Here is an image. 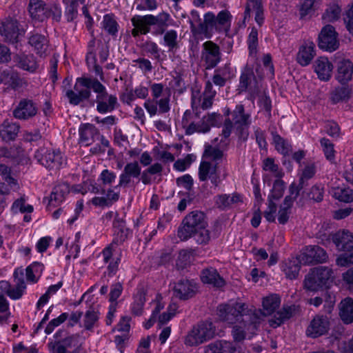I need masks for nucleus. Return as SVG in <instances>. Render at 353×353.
<instances>
[{
	"instance_id": "nucleus-1",
	"label": "nucleus",
	"mask_w": 353,
	"mask_h": 353,
	"mask_svg": "<svg viewBox=\"0 0 353 353\" xmlns=\"http://www.w3.org/2000/svg\"><path fill=\"white\" fill-rule=\"evenodd\" d=\"M169 19L170 15L165 12L159 13L157 16L152 14L134 15L131 19V23L134 27L131 34L133 37L136 38L141 34H147L151 31L156 36L165 33L163 45L168 48L169 52H174L179 48L178 34L174 30L165 32L168 26Z\"/></svg>"
},
{
	"instance_id": "nucleus-2",
	"label": "nucleus",
	"mask_w": 353,
	"mask_h": 353,
	"mask_svg": "<svg viewBox=\"0 0 353 353\" xmlns=\"http://www.w3.org/2000/svg\"><path fill=\"white\" fill-rule=\"evenodd\" d=\"M232 15L227 10L220 11L217 16L212 12H208L203 16V21L196 30L198 34H203L210 39L213 31L228 32L230 30Z\"/></svg>"
},
{
	"instance_id": "nucleus-3",
	"label": "nucleus",
	"mask_w": 353,
	"mask_h": 353,
	"mask_svg": "<svg viewBox=\"0 0 353 353\" xmlns=\"http://www.w3.org/2000/svg\"><path fill=\"white\" fill-rule=\"evenodd\" d=\"M101 85V83L96 78L78 77L73 89L66 90L65 96L71 105H78L81 102L90 99L92 94L91 89L97 93Z\"/></svg>"
},
{
	"instance_id": "nucleus-4",
	"label": "nucleus",
	"mask_w": 353,
	"mask_h": 353,
	"mask_svg": "<svg viewBox=\"0 0 353 353\" xmlns=\"http://www.w3.org/2000/svg\"><path fill=\"white\" fill-rule=\"evenodd\" d=\"M333 279V271L331 268L319 266L312 269L305 276L304 286L307 290L318 291L323 288H329Z\"/></svg>"
},
{
	"instance_id": "nucleus-5",
	"label": "nucleus",
	"mask_w": 353,
	"mask_h": 353,
	"mask_svg": "<svg viewBox=\"0 0 353 353\" xmlns=\"http://www.w3.org/2000/svg\"><path fill=\"white\" fill-rule=\"evenodd\" d=\"M203 225H208L205 214L201 211H192L183 219L178 228L177 236L181 241H187L192 237L193 232Z\"/></svg>"
},
{
	"instance_id": "nucleus-6",
	"label": "nucleus",
	"mask_w": 353,
	"mask_h": 353,
	"mask_svg": "<svg viewBox=\"0 0 353 353\" xmlns=\"http://www.w3.org/2000/svg\"><path fill=\"white\" fill-rule=\"evenodd\" d=\"M34 158L41 165L50 170L59 169L65 164L63 154L59 149L41 147L36 150Z\"/></svg>"
},
{
	"instance_id": "nucleus-7",
	"label": "nucleus",
	"mask_w": 353,
	"mask_h": 353,
	"mask_svg": "<svg viewBox=\"0 0 353 353\" xmlns=\"http://www.w3.org/2000/svg\"><path fill=\"white\" fill-rule=\"evenodd\" d=\"M215 334V327L210 321H202L193 327L191 332L186 336V345L193 346L203 343L211 339Z\"/></svg>"
},
{
	"instance_id": "nucleus-8",
	"label": "nucleus",
	"mask_w": 353,
	"mask_h": 353,
	"mask_svg": "<svg viewBox=\"0 0 353 353\" xmlns=\"http://www.w3.org/2000/svg\"><path fill=\"white\" fill-rule=\"evenodd\" d=\"M246 310L247 306L243 303L220 305L218 307V315L221 321L233 324L248 315Z\"/></svg>"
},
{
	"instance_id": "nucleus-9",
	"label": "nucleus",
	"mask_w": 353,
	"mask_h": 353,
	"mask_svg": "<svg viewBox=\"0 0 353 353\" xmlns=\"http://www.w3.org/2000/svg\"><path fill=\"white\" fill-rule=\"evenodd\" d=\"M259 82L256 79L252 68L245 67L242 71L239 85V93L247 92L249 94V99L254 100L260 92Z\"/></svg>"
},
{
	"instance_id": "nucleus-10",
	"label": "nucleus",
	"mask_w": 353,
	"mask_h": 353,
	"mask_svg": "<svg viewBox=\"0 0 353 353\" xmlns=\"http://www.w3.org/2000/svg\"><path fill=\"white\" fill-rule=\"evenodd\" d=\"M97 111L100 114H107L113 112L119 105L117 97L108 94L105 85L101 83L97 92Z\"/></svg>"
},
{
	"instance_id": "nucleus-11",
	"label": "nucleus",
	"mask_w": 353,
	"mask_h": 353,
	"mask_svg": "<svg viewBox=\"0 0 353 353\" xmlns=\"http://www.w3.org/2000/svg\"><path fill=\"white\" fill-rule=\"evenodd\" d=\"M201 60L206 70L214 68L221 61L220 47L212 41H207L202 45Z\"/></svg>"
},
{
	"instance_id": "nucleus-12",
	"label": "nucleus",
	"mask_w": 353,
	"mask_h": 353,
	"mask_svg": "<svg viewBox=\"0 0 353 353\" xmlns=\"http://www.w3.org/2000/svg\"><path fill=\"white\" fill-rule=\"evenodd\" d=\"M232 119L239 137L246 140L249 135L248 128L252 121L250 114L245 113L244 106L242 104L236 105L232 112Z\"/></svg>"
},
{
	"instance_id": "nucleus-13",
	"label": "nucleus",
	"mask_w": 353,
	"mask_h": 353,
	"mask_svg": "<svg viewBox=\"0 0 353 353\" xmlns=\"http://www.w3.org/2000/svg\"><path fill=\"white\" fill-rule=\"evenodd\" d=\"M338 34L331 25L325 26L319 34V47L324 50L332 52L339 46Z\"/></svg>"
},
{
	"instance_id": "nucleus-14",
	"label": "nucleus",
	"mask_w": 353,
	"mask_h": 353,
	"mask_svg": "<svg viewBox=\"0 0 353 353\" xmlns=\"http://www.w3.org/2000/svg\"><path fill=\"white\" fill-rule=\"evenodd\" d=\"M38 112L37 103L30 99H22L12 110V116L19 120L26 121L34 117Z\"/></svg>"
},
{
	"instance_id": "nucleus-15",
	"label": "nucleus",
	"mask_w": 353,
	"mask_h": 353,
	"mask_svg": "<svg viewBox=\"0 0 353 353\" xmlns=\"http://www.w3.org/2000/svg\"><path fill=\"white\" fill-rule=\"evenodd\" d=\"M199 179L201 181L210 179L212 184L217 187L221 183L218 163L201 161L199 168Z\"/></svg>"
},
{
	"instance_id": "nucleus-16",
	"label": "nucleus",
	"mask_w": 353,
	"mask_h": 353,
	"mask_svg": "<svg viewBox=\"0 0 353 353\" xmlns=\"http://www.w3.org/2000/svg\"><path fill=\"white\" fill-rule=\"evenodd\" d=\"M0 34L6 42L17 44L19 36L17 20L10 17L6 19L0 26Z\"/></svg>"
},
{
	"instance_id": "nucleus-17",
	"label": "nucleus",
	"mask_w": 353,
	"mask_h": 353,
	"mask_svg": "<svg viewBox=\"0 0 353 353\" xmlns=\"http://www.w3.org/2000/svg\"><path fill=\"white\" fill-rule=\"evenodd\" d=\"M330 321L326 316H316L306 330V334L312 338H317L325 334L330 330Z\"/></svg>"
},
{
	"instance_id": "nucleus-18",
	"label": "nucleus",
	"mask_w": 353,
	"mask_h": 353,
	"mask_svg": "<svg viewBox=\"0 0 353 353\" xmlns=\"http://www.w3.org/2000/svg\"><path fill=\"white\" fill-rule=\"evenodd\" d=\"M332 241L339 251L350 252L353 250V233L347 230H340L333 234Z\"/></svg>"
},
{
	"instance_id": "nucleus-19",
	"label": "nucleus",
	"mask_w": 353,
	"mask_h": 353,
	"mask_svg": "<svg viewBox=\"0 0 353 353\" xmlns=\"http://www.w3.org/2000/svg\"><path fill=\"white\" fill-rule=\"evenodd\" d=\"M326 252L319 245H309L301 255V261L305 264L323 263L326 261Z\"/></svg>"
},
{
	"instance_id": "nucleus-20",
	"label": "nucleus",
	"mask_w": 353,
	"mask_h": 353,
	"mask_svg": "<svg viewBox=\"0 0 353 353\" xmlns=\"http://www.w3.org/2000/svg\"><path fill=\"white\" fill-rule=\"evenodd\" d=\"M196 283L188 279H181L174 287V293L176 297L181 300H187L192 298L196 292Z\"/></svg>"
},
{
	"instance_id": "nucleus-21",
	"label": "nucleus",
	"mask_w": 353,
	"mask_h": 353,
	"mask_svg": "<svg viewBox=\"0 0 353 353\" xmlns=\"http://www.w3.org/2000/svg\"><path fill=\"white\" fill-rule=\"evenodd\" d=\"M112 225L114 236L112 243L121 244L128 238L130 230L126 228L125 221L117 212L115 213Z\"/></svg>"
},
{
	"instance_id": "nucleus-22",
	"label": "nucleus",
	"mask_w": 353,
	"mask_h": 353,
	"mask_svg": "<svg viewBox=\"0 0 353 353\" xmlns=\"http://www.w3.org/2000/svg\"><path fill=\"white\" fill-rule=\"evenodd\" d=\"M13 61L18 68L30 72H35L39 67L36 58L32 54H16L13 57Z\"/></svg>"
},
{
	"instance_id": "nucleus-23",
	"label": "nucleus",
	"mask_w": 353,
	"mask_h": 353,
	"mask_svg": "<svg viewBox=\"0 0 353 353\" xmlns=\"http://www.w3.org/2000/svg\"><path fill=\"white\" fill-rule=\"evenodd\" d=\"M28 11L32 19L43 21L48 17V7L41 0H30Z\"/></svg>"
},
{
	"instance_id": "nucleus-24",
	"label": "nucleus",
	"mask_w": 353,
	"mask_h": 353,
	"mask_svg": "<svg viewBox=\"0 0 353 353\" xmlns=\"http://www.w3.org/2000/svg\"><path fill=\"white\" fill-rule=\"evenodd\" d=\"M0 157H4L9 159L11 162L16 164L27 163L28 158L24 154V151L21 148L0 147Z\"/></svg>"
},
{
	"instance_id": "nucleus-25",
	"label": "nucleus",
	"mask_w": 353,
	"mask_h": 353,
	"mask_svg": "<svg viewBox=\"0 0 353 353\" xmlns=\"http://www.w3.org/2000/svg\"><path fill=\"white\" fill-rule=\"evenodd\" d=\"M80 141L85 145H91L99 137V130L91 123H83L79 126Z\"/></svg>"
},
{
	"instance_id": "nucleus-26",
	"label": "nucleus",
	"mask_w": 353,
	"mask_h": 353,
	"mask_svg": "<svg viewBox=\"0 0 353 353\" xmlns=\"http://www.w3.org/2000/svg\"><path fill=\"white\" fill-rule=\"evenodd\" d=\"M314 72L321 81H329L332 76V64L326 57H320L316 59L314 65Z\"/></svg>"
},
{
	"instance_id": "nucleus-27",
	"label": "nucleus",
	"mask_w": 353,
	"mask_h": 353,
	"mask_svg": "<svg viewBox=\"0 0 353 353\" xmlns=\"http://www.w3.org/2000/svg\"><path fill=\"white\" fill-rule=\"evenodd\" d=\"M237 347L232 342L218 340L205 347V353H236Z\"/></svg>"
},
{
	"instance_id": "nucleus-28",
	"label": "nucleus",
	"mask_w": 353,
	"mask_h": 353,
	"mask_svg": "<svg viewBox=\"0 0 353 353\" xmlns=\"http://www.w3.org/2000/svg\"><path fill=\"white\" fill-rule=\"evenodd\" d=\"M1 83L13 90L22 88L25 83L24 80L19 76V73L11 68L3 70L1 72Z\"/></svg>"
},
{
	"instance_id": "nucleus-29",
	"label": "nucleus",
	"mask_w": 353,
	"mask_h": 353,
	"mask_svg": "<svg viewBox=\"0 0 353 353\" xmlns=\"http://www.w3.org/2000/svg\"><path fill=\"white\" fill-rule=\"evenodd\" d=\"M19 130L20 125L18 123L6 119L1 125L0 137L6 142L14 141Z\"/></svg>"
},
{
	"instance_id": "nucleus-30",
	"label": "nucleus",
	"mask_w": 353,
	"mask_h": 353,
	"mask_svg": "<svg viewBox=\"0 0 353 353\" xmlns=\"http://www.w3.org/2000/svg\"><path fill=\"white\" fill-rule=\"evenodd\" d=\"M201 279L203 283L212 285L216 288H221L225 285L223 279L212 267L207 268L201 271Z\"/></svg>"
},
{
	"instance_id": "nucleus-31",
	"label": "nucleus",
	"mask_w": 353,
	"mask_h": 353,
	"mask_svg": "<svg viewBox=\"0 0 353 353\" xmlns=\"http://www.w3.org/2000/svg\"><path fill=\"white\" fill-rule=\"evenodd\" d=\"M353 74V63L348 59L338 62L336 79L342 84L351 80Z\"/></svg>"
},
{
	"instance_id": "nucleus-32",
	"label": "nucleus",
	"mask_w": 353,
	"mask_h": 353,
	"mask_svg": "<svg viewBox=\"0 0 353 353\" xmlns=\"http://www.w3.org/2000/svg\"><path fill=\"white\" fill-rule=\"evenodd\" d=\"M315 45L312 42L302 45L296 56L297 62L302 66L309 65L315 56Z\"/></svg>"
},
{
	"instance_id": "nucleus-33",
	"label": "nucleus",
	"mask_w": 353,
	"mask_h": 353,
	"mask_svg": "<svg viewBox=\"0 0 353 353\" xmlns=\"http://www.w3.org/2000/svg\"><path fill=\"white\" fill-rule=\"evenodd\" d=\"M296 309L295 305L283 307L281 310L276 312L269 320V325L276 328L282 325L286 320L290 319Z\"/></svg>"
},
{
	"instance_id": "nucleus-34",
	"label": "nucleus",
	"mask_w": 353,
	"mask_h": 353,
	"mask_svg": "<svg viewBox=\"0 0 353 353\" xmlns=\"http://www.w3.org/2000/svg\"><path fill=\"white\" fill-rule=\"evenodd\" d=\"M29 44L39 56L46 55L48 50V40L45 35L33 34L29 38Z\"/></svg>"
},
{
	"instance_id": "nucleus-35",
	"label": "nucleus",
	"mask_w": 353,
	"mask_h": 353,
	"mask_svg": "<svg viewBox=\"0 0 353 353\" xmlns=\"http://www.w3.org/2000/svg\"><path fill=\"white\" fill-rule=\"evenodd\" d=\"M301 259L293 257L285 260L282 263L281 270L285 273L287 278L294 279L298 276L301 268Z\"/></svg>"
},
{
	"instance_id": "nucleus-36",
	"label": "nucleus",
	"mask_w": 353,
	"mask_h": 353,
	"mask_svg": "<svg viewBox=\"0 0 353 353\" xmlns=\"http://www.w3.org/2000/svg\"><path fill=\"white\" fill-rule=\"evenodd\" d=\"M69 192L70 188L68 183H61L55 185L50 196L49 205L56 206L60 204Z\"/></svg>"
},
{
	"instance_id": "nucleus-37",
	"label": "nucleus",
	"mask_w": 353,
	"mask_h": 353,
	"mask_svg": "<svg viewBox=\"0 0 353 353\" xmlns=\"http://www.w3.org/2000/svg\"><path fill=\"white\" fill-rule=\"evenodd\" d=\"M339 315L342 321L346 323L353 322V299L346 298L341 302Z\"/></svg>"
},
{
	"instance_id": "nucleus-38",
	"label": "nucleus",
	"mask_w": 353,
	"mask_h": 353,
	"mask_svg": "<svg viewBox=\"0 0 353 353\" xmlns=\"http://www.w3.org/2000/svg\"><path fill=\"white\" fill-rule=\"evenodd\" d=\"M292 204L293 199L290 196H286L278 212V221L280 224L284 225L288 221Z\"/></svg>"
},
{
	"instance_id": "nucleus-39",
	"label": "nucleus",
	"mask_w": 353,
	"mask_h": 353,
	"mask_svg": "<svg viewBox=\"0 0 353 353\" xmlns=\"http://www.w3.org/2000/svg\"><path fill=\"white\" fill-rule=\"evenodd\" d=\"M281 299L276 294H272L263 300L264 315H270L279 307Z\"/></svg>"
},
{
	"instance_id": "nucleus-40",
	"label": "nucleus",
	"mask_w": 353,
	"mask_h": 353,
	"mask_svg": "<svg viewBox=\"0 0 353 353\" xmlns=\"http://www.w3.org/2000/svg\"><path fill=\"white\" fill-rule=\"evenodd\" d=\"M350 97V90L346 86H339L330 92V101L333 104L346 101Z\"/></svg>"
},
{
	"instance_id": "nucleus-41",
	"label": "nucleus",
	"mask_w": 353,
	"mask_h": 353,
	"mask_svg": "<svg viewBox=\"0 0 353 353\" xmlns=\"http://www.w3.org/2000/svg\"><path fill=\"white\" fill-rule=\"evenodd\" d=\"M145 302V292L142 290H138L137 294L134 296V301L131 306L132 313L135 316H141L143 313Z\"/></svg>"
},
{
	"instance_id": "nucleus-42",
	"label": "nucleus",
	"mask_w": 353,
	"mask_h": 353,
	"mask_svg": "<svg viewBox=\"0 0 353 353\" xmlns=\"http://www.w3.org/2000/svg\"><path fill=\"white\" fill-rule=\"evenodd\" d=\"M324 193V185L321 183H316L312 185L305 194L306 197L309 200L319 203L323 201Z\"/></svg>"
},
{
	"instance_id": "nucleus-43",
	"label": "nucleus",
	"mask_w": 353,
	"mask_h": 353,
	"mask_svg": "<svg viewBox=\"0 0 353 353\" xmlns=\"http://www.w3.org/2000/svg\"><path fill=\"white\" fill-rule=\"evenodd\" d=\"M103 28L111 36L117 37L119 24L112 14H105L102 21Z\"/></svg>"
},
{
	"instance_id": "nucleus-44",
	"label": "nucleus",
	"mask_w": 353,
	"mask_h": 353,
	"mask_svg": "<svg viewBox=\"0 0 353 353\" xmlns=\"http://www.w3.org/2000/svg\"><path fill=\"white\" fill-rule=\"evenodd\" d=\"M208 225H203L199 229L193 232L192 237L194 238L196 243L199 245H205L210 241V232Z\"/></svg>"
},
{
	"instance_id": "nucleus-45",
	"label": "nucleus",
	"mask_w": 353,
	"mask_h": 353,
	"mask_svg": "<svg viewBox=\"0 0 353 353\" xmlns=\"http://www.w3.org/2000/svg\"><path fill=\"white\" fill-rule=\"evenodd\" d=\"M333 196L340 201L350 203L353 201V190L350 188H337L334 190Z\"/></svg>"
},
{
	"instance_id": "nucleus-46",
	"label": "nucleus",
	"mask_w": 353,
	"mask_h": 353,
	"mask_svg": "<svg viewBox=\"0 0 353 353\" xmlns=\"http://www.w3.org/2000/svg\"><path fill=\"white\" fill-rule=\"evenodd\" d=\"M341 9L336 4L330 5L323 14V20L326 22H334L336 21L341 14Z\"/></svg>"
},
{
	"instance_id": "nucleus-47",
	"label": "nucleus",
	"mask_w": 353,
	"mask_h": 353,
	"mask_svg": "<svg viewBox=\"0 0 353 353\" xmlns=\"http://www.w3.org/2000/svg\"><path fill=\"white\" fill-rule=\"evenodd\" d=\"M210 124L205 122V117H203L199 122L192 123L190 128L185 130V134L191 135L196 132L205 133L210 131Z\"/></svg>"
},
{
	"instance_id": "nucleus-48",
	"label": "nucleus",
	"mask_w": 353,
	"mask_h": 353,
	"mask_svg": "<svg viewBox=\"0 0 353 353\" xmlns=\"http://www.w3.org/2000/svg\"><path fill=\"white\" fill-rule=\"evenodd\" d=\"M285 190V184L283 181L277 179L274 182L271 193L268 199L271 200H278L283 196Z\"/></svg>"
},
{
	"instance_id": "nucleus-49",
	"label": "nucleus",
	"mask_w": 353,
	"mask_h": 353,
	"mask_svg": "<svg viewBox=\"0 0 353 353\" xmlns=\"http://www.w3.org/2000/svg\"><path fill=\"white\" fill-rule=\"evenodd\" d=\"M247 42L250 54H256L258 47V30L255 27L252 28L251 32L248 35Z\"/></svg>"
},
{
	"instance_id": "nucleus-50",
	"label": "nucleus",
	"mask_w": 353,
	"mask_h": 353,
	"mask_svg": "<svg viewBox=\"0 0 353 353\" xmlns=\"http://www.w3.org/2000/svg\"><path fill=\"white\" fill-rule=\"evenodd\" d=\"M261 311H254L249 315V323L245 324L244 326L246 327L247 330L250 331L253 334H254L255 330L258 329L261 323Z\"/></svg>"
},
{
	"instance_id": "nucleus-51",
	"label": "nucleus",
	"mask_w": 353,
	"mask_h": 353,
	"mask_svg": "<svg viewBox=\"0 0 353 353\" xmlns=\"http://www.w3.org/2000/svg\"><path fill=\"white\" fill-rule=\"evenodd\" d=\"M25 201V199L23 197L14 201L11 208L13 213H17L18 212L21 213H31L33 211V206L31 205H26Z\"/></svg>"
},
{
	"instance_id": "nucleus-52",
	"label": "nucleus",
	"mask_w": 353,
	"mask_h": 353,
	"mask_svg": "<svg viewBox=\"0 0 353 353\" xmlns=\"http://www.w3.org/2000/svg\"><path fill=\"white\" fill-rule=\"evenodd\" d=\"M276 150L283 155H287L290 151V145L280 135L276 134L273 138Z\"/></svg>"
},
{
	"instance_id": "nucleus-53",
	"label": "nucleus",
	"mask_w": 353,
	"mask_h": 353,
	"mask_svg": "<svg viewBox=\"0 0 353 353\" xmlns=\"http://www.w3.org/2000/svg\"><path fill=\"white\" fill-rule=\"evenodd\" d=\"M68 317L69 314L66 312H63L57 318L52 319L46 327L45 333L46 334H51L55 327L64 323L68 319Z\"/></svg>"
},
{
	"instance_id": "nucleus-54",
	"label": "nucleus",
	"mask_w": 353,
	"mask_h": 353,
	"mask_svg": "<svg viewBox=\"0 0 353 353\" xmlns=\"http://www.w3.org/2000/svg\"><path fill=\"white\" fill-rule=\"evenodd\" d=\"M125 174L130 176L132 178H138L141 173V168L138 161L128 163L123 170Z\"/></svg>"
},
{
	"instance_id": "nucleus-55",
	"label": "nucleus",
	"mask_w": 353,
	"mask_h": 353,
	"mask_svg": "<svg viewBox=\"0 0 353 353\" xmlns=\"http://www.w3.org/2000/svg\"><path fill=\"white\" fill-rule=\"evenodd\" d=\"M10 316L9 303L5 296L0 294V323H6Z\"/></svg>"
},
{
	"instance_id": "nucleus-56",
	"label": "nucleus",
	"mask_w": 353,
	"mask_h": 353,
	"mask_svg": "<svg viewBox=\"0 0 353 353\" xmlns=\"http://www.w3.org/2000/svg\"><path fill=\"white\" fill-rule=\"evenodd\" d=\"M263 9L261 0H248L244 12V21L250 17L251 12L255 13Z\"/></svg>"
},
{
	"instance_id": "nucleus-57",
	"label": "nucleus",
	"mask_w": 353,
	"mask_h": 353,
	"mask_svg": "<svg viewBox=\"0 0 353 353\" xmlns=\"http://www.w3.org/2000/svg\"><path fill=\"white\" fill-rule=\"evenodd\" d=\"M98 319L99 316L95 311L91 310H88L84 316L83 327L87 330H91Z\"/></svg>"
},
{
	"instance_id": "nucleus-58",
	"label": "nucleus",
	"mask_w": 353,
	"mask_h": 353,
	"mask_svg": "<svg viewBox=\"0 0 353 353\" xmlns=\"http://www.w3.org/2000/svg\"><path fill=\"white\" fill-rule=\"evenodd\" d=\"M320 143L327 159L331 161L334 158V150L332 143L326 138H322Z\"/></svg>"
},
{
	"instance_id": "nucleus-59",
	"label": "nucleus",
	"mask_w": 353,
	"mask_h": 353,
	"mask_svg": "<svg viewBox=\"0 0 353 353\" xmlns=\"http://www.w3.org/2000/svg\"><path fill=\"white\" fill-rule=\"evenodd\" d=\"M316 171V166L314 163H310L305 165L299 179L301 185H305V181L313 178L315 175Z\"/></svg>"
},
{
	"instance_id": "nucleus-60",
	"label": "nucleus",
	"mask_w": 353,
	"mask_h": 353,
	"mask_svg": "<svg viewBox=\"0 0 353 353\" xmlns=\"http://www.w3.org/2000/svg\"><path fill=\"white\" fill-rule=\"evenodd\" d=\"M199 118L198 112L194 113L190 110H187L183 116L181 124L185 130H188L192 123H196L195 119Z\"/></svg>"
},
{
	"instance_id": "nucleus-61",
	"label": "nucleus",
	"mask_w": 353,
	"mask_h": 353,
	"mask_svg": "<svg viewBox=\"0 0 353 353\" xmlns=\"http://www.w3.org/2000/svg\"><path fill=\"white\" fill-rule=\"evenodd\" d=\"M203 21L200 17L199 13L197 10H192L190 12V24L191 32L194 34H198L196 31L199 27H200V24L202 23Z\"/></svg>"
},
{
	"instance_id": "nucleus-62",
	"label": "nucleus",
	"mask_w": 353,
	"mask_h": 353,
	"mask_svg": "<svg viewBox=\"0 0 353 353\" xmlns=\"http://www.w3.org/2000/svg\"><path fill=\"white\" fill-rule=\"evenodd\" d=\"M116 174L109 170H103L99 175V180L101 181L102 185H110L116 179Z\"/></svg>"
},
{
	"instance_id": "nucleus-63",
	"label": "nucleus",
	"mask_w": 353,
	"mask_h": 353,
	"mask_svg": "<svg viewBox=\"0 0 353 353\" xmlns=\"http://www.w3.org/2000/svg\"><path fill=\"white\" fill-rule=\"evenodd\" d=\"M62 345H65V348L75 347L76 348L79 347L80 348L81 343H79V334H71L68 336H65L61 341H59Z\"/></svg>"
},
{
	"instance_id": "nucleus-64",
	"label": "nucleus",
	"mask_w": 353,
	"mask_h": 353,
	"mask_svg": "<svg viewBox=\"0 0 353 353\" xmlns=\"http://www.w3.org/2000/svg\"><path fill=\"white\" fill-rule=\"evenodd\" d=\"M143 50L150 53L151 55L154 56V57L157 59H159L160 54H159V48L157 44L152 41H147L142 45Z\"/></svg>"
}]
</instances>
